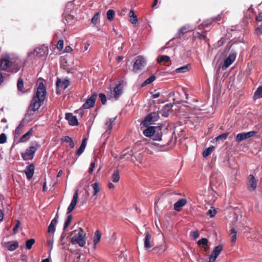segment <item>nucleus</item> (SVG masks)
<instances>
[{"mask_svg":"<svg viewBox=\"0 0 262 262\" xmlns=\"http://www.w3.org/2000/svg\"><path fill=\"white\" fill-rule=\"evenodd\" d=\"M46 89L42 82H40L37 88V91L33 97L29 106V109L35 112L43 104L46 96Z\"/></svg>","mask_w":262,"mask_h":262,"instance_id":"1","label":"nucleus"},{"mask_svg":"<svg viewBox=\"0 0 262 262\" xmlns=\"http://www.w3.org/2000/svg\"><path fill=\"white\" fill-rule=\"evenodd\" d=\"M1 68L2 70L15 73L19 70L20 66L16 60L7 57L1 59Z\"/></svg>","mask_w":262,"mask_h":262,"instance_id":"2","label":"nucleus"},{"mask_svg":"<svg viewBox=\"0 0 262 262\" xmlns=\"http://www.w3.org/2000/svg\"><path fill=\"white\" fill-rule=\"evenodd\" d=\"M49 52L48 47L45 45L37 47L33 51L28 53V57L32 59L35 57H45Z\"/></svg>","mask_w":262,"mask_h":262,"instance_id":"3","label":"nucleus"},{"mask_svg":"<svg viewBox=\"0 0 262 262\" xmlns=\"http://www.w3.org/2000/svg\"><path fill=\"white\" fill-rule=\"evenodd\" d=\"M40 146V144L38 143H36L35 146H30L26 150L25 152L21 154L23 159L25 161L33 159L36 151Z\"/></svg>","mask_w":262,"mask_h":262,"instance_id":"4","label":"nucleus"},{"mask_svg":"<svg viewBox=\"0 0 262 262\" xmlns=\"http://www.w3.org/2000/svg\"><path fill=\"white\" fill-rule=\"evenodd\" d=\"M146 64L145 59L141 56L136 57L134 64L133 65V71L136 73L142 70Z\"/></svg>","mask_w":262,"mask_h":262,"instance_id":"5","label":"nucleus"},{"mask_svg":"<svg viewBox=\"0 0 262 262\" xmlns=\"http://www.w3.org/2000/svg\"><path fill=\"white\" fill-rule=\"evenodd\" d=\"M237 56V53L234 51H231L228 56L225 59L222 65V69L226 70L230 67L235 61Z\"/></svg>","mask_w":262,"mask_h":262,"instance_id":"6","label":"nucleus"},{"mask_svg":"<svg viewBox=\"0 0 262 262\" xmlns=\"http://www.w3.org/2000/svg\"><path fill=\"white\" fill-rule=\"evenodd\" d=\"M83 231L82 229L79 231L77 234L74 236L71 239L73 244H78L79 246L83 247L85 244V241L83 237Z\"/></svg>","mask_w":262,"mask_h":262,"instance_id":"7","label":"nucleus"},{"mask_svg":"<svg viewBox=\"0 0 262 262\" xmlns=\"http://www.w3.org/2000/svg\"><path fill=\"white\" fill-rule=\"evenodd\" d=\"M153 237L148 232H146L145 237L144 238V248L148 251L152 246H154Z\"/></svg>","mask_w":262,"mask_h":262,"instance_id":"8","label":"nucleus"},{"mask_svg":"<svg viewBox=\"0 0 262 262\" xmlns=\"http://www.w3.org/2000/svg\"><path fill=\"white\" fill-rule=\"evenodd\" d=\"M255 131H250L247 133H242L238 134L236 137V141L238 143L246 140L250 137H253L256 134Z\"/></svg>","mask_w":262,"mask_h":262,"instance_id":"9","label":"nucleus"},{"mask_svg":"<svg viewBox=\"0 0 262 262\" xmlns=\"http://www.w3.org/2000/svg\"><path fill=\"white\" fill-rule=\"evenodd\" d=\"M97 95L96 94H93L91 96L88 98L85 102L83 104L82 108L84 109H89L94 106Z\"/></svg>","mask_w":262,"mask_h":262,"instance_id":"10","label":"nucleus"},{"mask_svg":"<svg viewBox=\"0 0 262 262\" xmlns=\"http://www.w3.org/2000/svg\"><path fill=\"white\" fill-rule=\"evenodd\" d=\"M223 250V246L219 245L213 249L211 254L209 256V262H214L217 257L220 255Z\"/></svg>","mask_w":262,"mask_h":262,"instance_id":"11","label":"nucleus"},{"mask_svg":"<svg viewBox=\"0 0 262 262\" xmlns=\"http://www.w3.org/2000/svg\"><path fill=\"white\" fill-rule=\"evenodd\" d=\"M157 120V114L156 113H151L148 114L145 119L141 122V124L143 126H147L151 122Z\"/></svg>","mask_w":262,"mask_h":262,"instance_id":"12","label":"nucleus"},{"mask_svg":"<svg viewBox=\"0 0 262 262\" xmlns=\"http://www.w3.org/2000/svg\"><path fill=\"white\" fill-rule=\"evenodd\" d=\"M78 198V190H76L74 192L72 201L68 208L67 214L71 213L74 209V208L77 203Z\"/></svg>","mask_w":262,"mask_h":262,"instance_id":"13","label":"nucleus"},{"mask_svg":"<svg viewBox=\"0 0 262 262\" xmlns=\"http://www.w3.org/2000/svg\"><path fill=\"white\" fill-rule=\"evenodd\" d=\"M66 119L68 121L69 124L70 125L75 126L78 124L76 117L73 116L72 113H66Z\"/></svg>","mask_w":262,"mask_h":262,"instance_id":"14","label":"nucleus"},{"mask_svg":"<svg viewBox=\"0 0 262 262\" xmlns=\"http://www.w3.org/2000/svg\"><path fill=\"white\" fill-rule=\"evenodd\" d=\"M34 165L33 164H31L26 167L25 170V173L28 179H31L34 174Z\"/></svg>","mask_w":262,"mask_h":262,"instance_id":"15","label":"nucleus"},{"mask_svg":"<svg viewBox=\"0 0 262 262\" xmlns=\"http://www.w3.org/2000/svg\"><path fill=\"white\" fill-rule=\"evenodd\" d=\"M58 213H56L55 217L51 221L50 225L48 227V232L54 233L55 231V227L58 222Z\"/></svg>","mask_w":262,"mask_h":262,"instance_id":"16","label":"nucleus"},{"mask_svg":"<svg viewBox=\"0 0 262 262\" xmlns=\"http://www.w3.org/2000/svg\"><path fill=\"white\" fill-rule=\"evenodd\" d=\"M249 189L250 191H254L257 186V182L253 175L250 174L248 177Z\"/></svg>","mask_w":262,"mask_h":262,"instance_id":"17","label":"nucleus"},{"mask_svg":"<svg viewBox=\"0 0 262 262\" xmlns=\"http://www.w3.org/2000/svg\"><path fill=\"white\" fill-rule=\"evenodd\" d=\"M70 81L69 80L65 79L63 81L58 79L56 82V85L58 89H61V90L66 89L69 85Z\"/></svg>","mask_w":262,"mask_h":262,"instance_id":"18","label":"nucleus"},{"mask_svg":"<svg viewBox=\"0 0 262 262\" xmlns=\"http://www.w3.org/2000/svg\"><path fill=\"white\" fill-rule=\"evenodd\" d=\"M158 128L157 126H149L143 131V134L146 137H150L154 136Z\"/></svg>","mask_w":262,"mask_h":262,"instance_id":"19","label":"nucleus"},{"mask_svg":"<svg viewBox=\"0 0 262 262\" xmlns=\"http://www.w3.org/2000/svg\"><path fill=\"white\" fill-rule=\"evenodd\" d=\"M117 117H115L114 118H110L108 121H107L105 123V126L106 128V132L105 133L106 134H110L112 127H113V124L115 120L116 119Z\"/></svg>","mask_w":262,"mask_h":262,"instance_id":"20","label":"nucleus"},{"mask_svg":"<svg viewBox=\"0 0 262 262\" xmlns=\"http://www.w3.org/2000/svg\"><path fill=\"white\" fill-rule=\"evenodd\" d=\"M165 246L164 245L154 246L151 250L154 254H162L165 250Z\"/></svg>","mask_w":262,"mask_h":262,"instance_id":"21","label":"nucleus"},{"mask_svg":"<svg viewBox=\"0 0 262 262\" xmlns=\"http://www.w3.org/2000/svg\"><path fill=\"white\" fill-rule=\"evenodd\" d=\"M206 31H202L201 32H193V39H204L206 41L207 37L205 35Z\"/></svg>","mask_w":262,"mask_h":262,"instance_id":"22","label":"nucleus"},{"mask_svg":"<svg viewBox=\"0 0 262 262\" xmlns=\"http://www.w3.org/2000/svg\"><path fill=\"white\" fill-rule=\"evenodd\" d=\"M101 237V232L98 230H96L95 232V235L93 237L94 249H95L96 248V245L98 243V242L100 241Z\"/></svg>","mask_w":262,"mask_h":262,"instance_id":"23","label":"nucleus"},{"mask_svg":"<svg viewBox=\"0 0 262 262\" xmlns=\"http://www.w3.org/2000/svg\"><path fill=\"white\" fill-rule=\"evenodd\" d=\"M122 89L120 84L117 85L114 89L113 94L115 99H117L122 94Z\"/></svg>","mask_w":262,"mask_h":262,"instance_id":"24","label":"nucleus"},{"mask_svg":"<svg viewBox=\"0 0 262 262\" xmlns=\"http://www.w3.org/2000/svg\"><path fill=\"white\" fill-rule=\"evenodd\" d=\"M172 105L171 104H167L165 105L163 109L161 111V114L162 116L167 117L168 116V112L172 107Z\"/></svg>","mask_w":262,"mask_h":262,"instance_id":"25","label":"nucleus"},{"mask_svg":"<svg viewBox=\"0 0 262 262\" xmlns=\"http://www.w3.org/2000/svg\"><path fill=\"white\" fill-rule=\"evenodd\" d=\"M86 139L84 138L82 140V143L79 147V148L77 149L76 151V155L78 156H79L81 155L83 152L84 151V150L86 146Z\"/></svg>","mask_w":262,"mask_h":262,"instance_id":"26","label":"nucleus"},{"mask_svg":"<svg viewBox=\"0 0 262 262\" xmlns=\"http://www.w3.org/2000/svg\"><path fill=\"white\" fill-rule=\"evenodd\" d=\"M32 128L30 129L28 132H27L26 134H25L23 136L21 137V138L19 139V142H25L29 140V138H28V137L30 135H32Z\"/></svg>","mask_w":262,"mask_h":262,"instance_id":"27","label":"nucleus"},{"mask_svg":"<svg viewBox=\"0 0 262 262\" xmlns=\"http://www.w3.org/2000/svg\"><path fill=\"white\" fill-rule=\"evenodd\" d=\"M193 30V27L189 25H186L181 28V34H184L187 33L191 32Z\"/></svg>","mask_w":262,"mask_h":262,"instance_id":"28","label":"nucleus"},{"mask_svg":"<svg viewBox=\"0 0 262 262\" xmlns=\"http://www.w3.org/2000/svg\"><path fill=\"white\" fill-rule=\"evenodd\" d=\"M24 127V124L23 121H21L15 130L14 134L15 137H17L19 136Z\"/></svg>","mask_w":262,"mask_h":262,"instance_id":"29","label":"nucleus"},{"mask_svg":"<svg viewBox=\"0 0 262 262\" xmlns=\"http://www.w3.org/2000/svg\"><path fill=\"white\" fill-rule=\"evenodd\" d=\"M262 98V85L258 87L254 93V98L255 99Z\"/></svg>","mask_w":262,"mask_h":262,"instance_id":"30","label":"nucleus"},{"mask_svg":"<svg viewBox=\"0 0 262 262\" xmlns=\"http://www.w3.org/2000/svg\"><path fill=\"white\" fill-rule=\"evenodd\" d=\"M214 149L213 146H210L208 148H206L203 152V156L206 158L210 155Z\"/></svg>","mask_w":262,"mask_h":262,"instance_id":"31","label":"nucleus"},{"mask_svg":"<svg viewBox=\"0 0 262 262\" xmlns=\"http://www.w3.org/2000/svg\"><path fill=\"white\" fill-rule=\"evenodd\" d=\"M129 16L130 18V22L132 24H136L138 23L137 15L135 14L134 11L133 10L130 11Z\"/></svg>","mask_w":262,"mask_h":262,"instance_id":"32","label":"nucleus"},{"mask_svg":"<svg viewBox=\"0 0 262 262\" xmlns=\"http://www.w3.org/2000/svg\"><path fill=\"white\" fill-rule=\"evenodd\" d=\"M54 235L50 236V239L47 241V246L49 248V251L50 252L53 248Z\"/></svg>","mask_w":262,"mask_h":262,"instance_id":"33","label":"nucleus"},{"mask_svg":"<svg viewBox=\"0 0 262 262\" xmlns=\"http://www.w3.org/2000/svg\"><path fill=\"white\" fill-rule=\"evenodd\" d=\"M18 247V244L17 242H12L8 243V249L10 251H13L17 249Z\"/></svg>","mask_w":262,"mask_h":262,"instance_id":"34","label":"nucleus"},{"mask_svg":"<svg viewBox=\"0 0 262 262\" xmlns=\"http://www.w3.org/2000/svg\"><path fill=\"white\" fill-rule=\"evenodd\" d=\"M112 178L113 182L117 183L119 182L120 180V176L119 171L118 170H115L114 171Z\"/></svg>","mask_w":262,"mask_h":262,"instance_id":"35","label":"nucleus"},{"mask_svg":"<svg viewBox=\"0 0 262 262\" xmlns=\"http://www.w3.org/2000/svg\"><path fill=\"white\" fill-rule=\"evenodd\" d=\"M156 79V77L154 75L150 76L148 78H147L146 80H145L142 84H141V86L144 87L146 85L151 83Z\"/></svg>","mask_w":262,"mask_h":262,"instance_id":"36","label":"nucleus"},{"mask_svg":"<svg viewBox=\"0 0 262 262\" xmlns=\"http://www.w3.org/2000/svg\"><path fill=\"white\" fill-rule=\"evenodd\" d=\"M107 19L111 21L114 19L115 16V11L112 9L108 10L106 12Z\"/></svg>","mask_w":262,"mask_h":262,"instance_id":"37","label":"nucleus"},{"mask_svg":"<svg viewBox=\"0 0 262 262\" xmlns=\"http://www.w3.org/2000/svg\"><path fill=\"white\" fill-rule=\"evenodd\" d=\"M230 232L231 235V242L235 243L236 240L237 231L235 228H232L231 229Z\"/></svg>","mask_w":262,"mask_h":262,"instance_id":"38","label":"nucleus"},{"mask_svg":"<svg viewBox=\"0 0 262 262\" xmlns=\"http://www.w3.org/2000/svg\"><path fill=\"white\" fill-rule=\"evenodd\" d=\"M17 90L19 92H21L22 93H25V92H24L23 91V89L24 88V81H23V80L21 78H19L18 79L17 83Z\"/></svg>","mask_w":262,"mask_h":262,"instance_id":"39","label":"nucleus"},{"mask_svg":"<svg viewBox=\"0 0 262 262\" xmlns=\"http://www.w3.org/2000/svg\"><path fill=\"white\" fill-rule=\"evenodd\" d=\"M35 241L34 238H30L26 241V248L30 250L32 248L33 244H34Z\"/></svg>","mask_w":262,"mask_h":262,"instance_id":"40","label":"nucleus"},{"mask_svg":"<svg viewBox=\"0 0 262 262\" xmlns=\"http://www.w3.org/2000/svg\"><path fill=\"white\" fill-rule=\"evenodd\" d=\"M92 187L94 190L93 195H96L100 191L99 184L98 182H96L92 185Z\"/></svg>","mask_w":262,"mask_h":262,"instance_id":"41","label":"nucleus"},{"mask_svg":"<svg viewBox=\"0 0 262 262\" xmlns=\"http://www.w3.org/2000/svg\"><path fill=\"white\" fill-rule=\"evenodd\" d=\"M170 60V57L167 55H162L158 59V62L161 63L162 62H168Z\"/></svg>","mask_w":262,"mask_h":262,"instance_id":"42","label":"nucleus"},{"mask_svg":"<svg viewBox=\"0 0 262 262\" xmlns=\"http://www.w3.org/2000/svg\"><path fill=\"white\" fill-rule=\"evenodd\" d=\"M72 219V215L71 214H69L66 219V221L64 223V226H63V230H66V229L68 228L69 225L71 222Z\"/></svg>","mask_w":262,"mask_h":262,"instance_id":"43","label":"nucleus"},{"mask_svg":"<svg viewBox=\"0 0 262 262\" xmlns=\"http://www.w3.org/2000/svg\"><path fill=\"white\" fill-rule=\"evenodd\" d=\"M228 134H229L228 133H226L222 134L218 136L215 138V139H216V141L221 140L222 141H224V140H225L227 139Z\"/></svg>","mask_w":262,"mask_h":262,"instance_id":"44","label":"nucleus"},{"mask_svg":"<svg viewBox=\"0 0 262 262\" xmlns=\"http://www.w3.org/2000/svg\"><path fill=\"white\" fill-rule=\"evenodd\" d=\"M99 13H96L92 17L91 22L94 25H96L98 23V19H99Z\"/></svg>","mask_w":262,"mask_h":262,"instance_id":"45","label":"nucleus"},{"mask_svg":"<svg viewBox=\"0 0 262 262\" xmlns=\"http://www.w3.org/2000/svg\"><path fill=\"white\" fill-rule=\"evenodd\" d=\"M208 243V240L206 238H202V239L199 240L197 242L198 245H203V246H206Z\"/></svg>","mask_w":262,"mask_h":262,"instance_id":"46","label":"nucleus"},{"mask_svg":"<svg viewBox=\"0 0 262 262\" xmlns=\"http://www.w3.org/2000/svg\"><path fill=\"white\" fill-rule=\"evenodd\" d=\"M7 136L5 133H2L0 135V144H4L6 142Z\"/></svg>","mask_w":262,"mask_h":262,"instance_id":"47","label":"nucleus"},{"mask_svg":"<svg viewBox=\"0 0 262 262\" xmlns=\"http://www.w3.org/2000/svg\"><path fill=\"white\" fill-rule=\"evenodd\" d=\"M153 136V140L155 141H161L162 140L161 133H157L154 134Z\"/></svg>","mask_w":262,"mask_h":262,"instance_id":"48","label":"nucleus"},{"mask_svg":"<svg viewBox=\"0 0 262 262\" xmlns=\"http://www.w3.org/2000/svg\"><path fill=\"white\" fill-rule=\"evenodd\" d=\"M190 68V64H187L185 66L181 67V73H185L188 71Z\"/></svg>","mask_w":262,"mask_h":262,"instance_id":"49","label":"nucleus"},{"mask_svg":"<svg viewBox=\"0 0 262 262\" xmlns=\"http://www.w3.org/2000/svg\"><path fill=\"white\" fill-rule=\"evenodd\" d=\"M99 97L100 99L102 104H104L106 102V97L105 95L103 93H100L99 95Z\"/></svg>","mask_w":262,"mask_h":262,"instance_id":"50","label":"nucleus"},{"mask_svg":"<svg viewBox=\"0 0 262 262\" xmlns=\"http://www.w3.org/2000/svg\"><path fill=\"white\" fill-rule=\"evenodd\" d=\"M57 48L59 50H61L63 48V41L62 40H59L57 44Z\"/></svg>","mask_w":262,"mask_h":262,"instance_id":"51","label":"nucleus"},{"mask_svg":"<svg viewBox=\"0 0 262 262\" xmlns=\"http://www.w3.org/2000/svg\"><path fill=\"white\" fill-rule=\"evenodd\" d=\"M73 7V4L71 2H69L66 6V9L64 12V15H67L69 13V9H71V8Z\"/></svg>","mask_w":262,"mask_h":262,"instance_id":"52","label":"nucleus"},{"mask_svg":"<svg viewBox=\"0 0 262 262\" xmlns=\"http://www.w3.org/2000/svg\"><path fill=\"white\" fill-rule=\"evenodd\" d=\"M72 139L69 136H63L61 138V141L64 142L69 143Z\"/></svg>","mask_w":262,"mask_h":262,"instance_id":"53","label":"nucleus"},{"mask_svg":"<svg viewBox=\"0 0 262 262\" xmlns=\"http://www.w3.org/2000/svg\"><path fill=\"white\" fill-rule=\"evenodd\" d=\"M216 213V212L215 210H212V209H209L207 212L208 215H209L210 216V217H214Z\"/></svg>","mask_w":262,"mask_h":262,"instance_id":"54","label":"nucleus"},{"mask_svg":"<svg viewBox=\"0 0 262 262\" xmlns=\"http://www.w3.org/2000/svg\"><path fill=\"white\" fill-rule=\"evenodd\" d=\"M174 208L178 211H180V200H179L174 205Z\"/></svg>","mask_w":262,"mask_h":262,"instance_id":"55","label":"nucleus"},{"mask_svg":"<svg viewBox=\"0 0 262 262\" xmlns=\"http://www.w3.org/2000/svg\"><path fill=\"white\" fill-rule=\"evenodd\" d=\"M191 235L194 239H196L199 237V233L198 231H193L191 232Z\"/></svg>","mask_w":262,"mask_h":262,"instance_id":"56","label":"nucleus"},{"mask_svg":"<svg viewBox=\"0 0 262 262\" xmlns=\"http://www.w3.org/2000/svg\"><path fill=\"white\" fill-rule=\"evenodd\" d=\"M16 222L17 223L13 229V231L15 233H16L17 232L18 228H19L20 224V222L19 220H17Z\"/></svg>","mask_w":262,"mask_h":262,"instance_id":"57","label":"nucleus"},{"mask_svg":"<svg viewBox=\"0 0 262 262\" xmlns=\"http://www.w3.org/2000/svg\"><path fill=\"white\" fill-rule=\"evenodd\" d=\"M95 164L94 162H91V165H90V168L89 169V170H88L89 172L91 173L93 171L94 168L95 167Z\"/></svg>","mask_w":262,"mask_h":262,"instance_id":"58","label":"nucleus"},{"mask_svg":"<svg viewBox=\"0 0 262 262\" xmlns=\"http://www.w3.org/2000/svg\"><path fill=\"white\" fill-rule=\"evenodd\" d=\"M256 33L259 34H262V24L256 29Z\"/></svg>","mask_w":262,"mask_h":262,"instance_id":"59","label":"nucleus"},{"mask_svg":"<svg viewBox=\"0 0 262 262\" xmlns=\"http://www.w3.org/2000/svg\"><path fill=\"white\" fill-rule=\"evenodd\" d=\"M160 96V93L159 92H156L152 94V98L154 99L157 98Z\"/></svg>","mask_w":262,"mask_h":262,"instance_id":"60","label":"nucleus"},{"mask_svg":"<svg viewBox=\"0 0 262 262\" xmlns=\"http://www.w3.org/2000/svg\"><path fill=\"white\" fill-rule=\"evenodd\" d=\"M256 20L258 21H262V13H260L256 17Z\"/></svg>","mask_w":262,"mask_h":262,"instance_id":"61","label":"nucleus"},{"mask_svg":"<svg viewBox=\"0 0 262 262\" xmlns=\"http://www.w3.org/2000/svg\"><path fill=\"white\" fill-rule=\"evenodd\" d=\"M187 203V200L185 199H181V208Z\"/></svg>","mask_w":262,"mask_h":262,"instance_id":"62","label":"nucleus"},{"mask_svg":"<svg viewBox=\"0 0 262 262\" xmlns=\"http://www.w3.org/2000/svg\"><path fill=\"white\" fill-rule=\"evenodd\" d=\"M182 91H183L184 94L185 95L186 99L187 100L188 99V94H187L186 89H183Z\"/></svg>","mask_w":262,"mask_h":262,"instance_id":"63","label":"nucleus"},{"mask_svg":"<svg viewBox=\"0 0 262 262\" xmlns=\"http://www.w3.org/2000/svg\"><path fill=\"white\" fill-rule=\"evenodd\" d=\"M69 146L71 148H74V146H75V144L73 141V139H72L69 142Z\"/></svg>","mask_w":262,"mask_h":262,"instance_id":"64","label":"nucleus"}]
</instances>
